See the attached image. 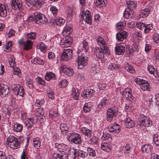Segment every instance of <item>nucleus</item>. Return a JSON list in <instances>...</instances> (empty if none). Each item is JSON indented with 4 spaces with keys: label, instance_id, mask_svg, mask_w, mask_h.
Masks as SVG:
<instances>
[{
    "label": "nucleus",
    "instance_id": "nucleus-1",
    "mask_svg": "<svg viewBox=\"0 0 159 159\" xmlns=\"http://www.w3.org/2000/svg\"><path fill=\"white\" fill-rule=\"evenodd\" d=\"M29 19L30 21H34L35 23L39 25L46 24L48 21V19L44 14L39 12L29 15Z\"/></svg>",
    "mask_w": 159,
    "mask_h": 159
},
{
    "label": "nucleus",
    "instance_id": "nucleus-2",
    "mask_svg": "<svg viewBox=\"0 0 159 159\" xmlns=\"http://www.w3.org/2000/svg\"><path fill=\"white\" fill-rule=\"evenodd\" d=\"M86 54L81 53V55L78 56L77 58L78 67L79 69H82L86 66L88 63V58Z\"/></svg>",
    "mask_w": 159,
    "mask_h": 159
},
{
    "label": "nucleus",
    "instance_id": "nucleus-3",
    "mask_svg": "<svg viewBox=\"0 0 159 159\" xmlns=\"http://www.w3.org/2000/svg\"><path fill=\"white\" fill-rule=\"evenodd\" d=\"M7 144L10 148L13 149L19 148L20 145V143L17 139L14 136H10L7 139Z\"/></svg>",
    "mask_w": 159,
    "mask_h": 159
},
{
    "label": "nucleus",
    "instance_id": "nucleus-4",
    "mask_svg": "<svg viewBox=\"0 0 159 159\" xmlns=\"http://www.w3.org/2000/svg\"><path fill=\"white\" fill-rule=\"evenodd\" d=\"M67 138L69 142L75 144H80L81 143L80 135L75 133L69 134L67 137Z\"/></svg>",
    "mask_w": 159,
    "mask_h": 159
},
{
    "label": "nucleus",
    "instance_id": "nucleus-5",
    "mask_svg": "<svg viewBox=\"0 0 159 159\" xmlns=\"http://www.w3.org/2000/svg\"><path fill=\"white\" fill-rule=\"evenodd\" d=\"M134 81L136 83L140 85L141 89L143 91H149L151 87L149 82L147 80L141 79L139 78H136Z\"/></svg>",
    "mask_w": 159,
    "mask_h": 159
},
{
    "label": "nucleus",
    "instance_id": "nucleus-6",
    "mask_svg": "<svg viewBox=\"0 0 159 159\" xmlns=\"http://www.w3.org/2000/svg\"><path fill=\"white\" fill-rule=\"evenodd\" d=\"M118 112L117 108L115 107L109 108L107 112V120L108 121L111 122L113 117L116 116Z\"/></svg>",
    "mask_w": 159,
    "mask_h": 159
},
{
    "label": "nucleus",
    "instance_id": "nucleus-7",
    "mask_svg": "<svg viewBox=\"0 0 159 159\" xmlns=\"http://www.w3.org/2000/svg\"><path fill=\"white\" fill-rule=\"evenodd\" d=\"M80 18L81 20H84L88 24H90L92 22L91 13L89 10H87L81 12Z\"/></svg>",
    "mask_w": 159,
    "mask_h": 159
},
{
    "label": "nucleus",
    "instance_id": "nucleus-8",
    "mask_svg": "<svg viewBox=\"0 0 159 159\" xmlns=\"http://www.w3.org/2000/svg\"><path fill=\"white\" fill-rule=\"evenodd\" d=\"M98 45L100 47L99 48H103L105 50V53L107 55L110 54L109 50L108 48L107 45L104 39L102 37L99 36L97 39Z\"/></svg>",
    "mask_w": 159,
    "mask_h": 159
},
{
    "label": "nucleus",
    "instance_id": "nucleus-9",
    "mask_svg": "<svg viewBox=\"0 0 159 159\" xmlns=\"http://www.w3.org/2000/svg\"><path fill=\"white\" fill-rule=\"evenodd\" d=\"M139 120L140 122L145 126L148 127L152 125V122L150 118L143 114L140 115Z\"/></svg>",
    "mask_w": 159,
    "mask_h": 159
},
{
    "label": "nucleus",
    "instance_id": "nucleus-10",
    "mask_svg": "<svg viewBox=\"0 0 159 159\" xmlns=\"http://www.w3.org/2000/svg\"><path fill=\"white\" fill-rule=\"evenodd\" d=\"M12 89L17 96H22L24 94V91L22 86L19 84H13L12 86Z\"/></svg>",
    "mask_w": 159,
    "mask_h": 159
},
{
    "label": "nucleus",
    "instance_id": "nucleus-11",
    "mask_svg": "<svg viewBox=\"0 0 159 159\" xmlns=\"http://www.w3.org/2000/svg\"><path fill=\"white\" fill-rule=\"evenodd\" d=\"M73 52L70 49H65L62 53L61 56L62 59L64 61H68L71 59L73 57Z\"/></svg>",
    "mask_w": 159,
    "mask_h": 159
},
{
    "label": "nucleus",
    "instance_id": "nucleus-12",
    "mask_svg": "<svg viewBox=\"0 0 159 159\" xmlns=\"http://www.w3.org/2000/svg\"><path fill=\"white\" fill-rule=\"evenodd\" d=\"M72 39L70 36L64 37L60 42V44L62 48L70 47L72 44Z\"/></svg>",
    "mask_w": 159,
    "mask_h": 159
},
{
    "label": "nucleus",
    "instance_id": "nucleus-13",
    "mask_svg": "<svg viewBox=\"0 0 159 159\" xmlns=\"http://www.w3.org/2000/svg\"><path fill=\"white\" fill-rule=\"evenodd\" d=\"M123 95L127 99L130 100L132 102L136 101V98L134 97L131 93V89L129 88H127L125 89L123 92Z\"/></svg>",
    "mask_w": 159,
    "mask_h": 159
},
{
    "label": "nucleus",
    "instance_id": "nucleus-14",
    "mask_svg": "<svg viewBox=\"0 0 159 159\" xmlns=\"http://www.w3.org/2000/svg\"><path fill=\"white\" fill-rule=\"evenodd\" d=\"M11 5L12 8L15 10H18L21 11L23 10V7L20 0H12Z\"/></svg>",
    "mask_w": 159,
    "mask_h": 159
},
{
    "label": "nucleus",
    "instance_id": "nucleus-15",
    "mask_svg": "<svg viewBox=\"0 0 159 159\" xmlns=\"http://www.w3.org/2000/svg\"><path fill=\"white\" fill-rule=\"evenodd\" d=\"M105 52V50L103 48L98 47H96L94 50L95 54L96 57L98 58H103L104 56V53L107 55Z\"/></svg>",
    "mask_w": 159,
    "mask_h": 159
},
{
    "label": "nucleus",
    "instance_id": "nucleus-16",
    "mask_svg": "<svg viewBox=\"0 0 159 159\" xmlns=\"http://www.w3.org/2000/svg\"><path fill=\"white\" fill-rule=\"evenodd\" d=\"M54 159H68V155L64 151L59 153H55L53 155Z\"/></svg>",
    "mask_w": 159,
    "mask_h": 159
},
{
    "label": "nucleus",
    "instance_id": "nucleus-17",
    "mask_svg": "<svg viewBox=\"0 0 159 159\" xmlns=\"http://www.w3.org/2000/svg\"><path fill=\"white\" fill-rule=\"evenodd\" d=\"M8 9V7L6 5L0 3V16L5 17L7 14Z\"/></svg>",
    "mask_w": 159,
    "mask_h": 159
},
{
    "label": "nucleus",
    "instance_id": "nucleus-18",
    "mask_svg": "<svg viewBox=\"0 0 159 159\" xmlns=\"http://www.w3.org/2000/svg\"><path fill=\"white\" fill-rule=\"evenodd\" d=\"M61 70L67 76H71L73 74V70L71 68L67 67L66 66H62L61 68Z\"/></svg>",
    "mask_w": 159,
    "mask_h": 159
},
{
    "label": "nucleus",
    "instance_id": "nucleus-19",
    "mask_svg": "<svg viewBox=\"0 0 159 159\" xmlns=\"http://www.w3.org/2000/svg\"><path fill=\"white\" fill-rule=\"evenodd\" d=\"M152 8V7L149 6L148 8H146L140 11L139 14L140 18H144L147 16Z\"/></svg>",
    "mask_w": 159,
    "mask_h": 159
},
{
    "label": "nucleus",
    "instance_id": "nucleus-20",
    "mask_svg": "<svg viewBox=\"0 0 159 159\" xmlns=\"http://www.w3.org/2000/svg\"><path fill=\"white\" fill-rule=\"evenodd\" d=\"M128 35V33L126 31L118 33L116 34V39L118 41H122L126 39Z\"/></svg>",
    "mask_w": 159,
    "mask_h": 159
},
{
    "label": "nucleus",
    "instance_id": "nucleus-21",
    "mask_svg": "<svg viewBox=\"0 0 159 159\" xmlns=\"http://www.w3.org/2000/svg\"><path fill=\"white\" fill-rule=\"evenodd\" d=\"M93 90L91 89L84 90L81 94L82 97L85 99L90 98L93 95Z\"/></svg>",
    "mask_w": 159,
    "mask_h": 159
},
{
    "label": "nucleus",
    "instance_id": "nucleus-22",
    "mask_svg": "<svg viewBox=\"0 0 159 159\" xmlns=\"http://www.w3.org/2000/svg\"><path fill=\"white\" fill-rule=\"evenodd\" d=\"M111 102V100L106 98L102 99L98 105V107L99 109H102L104 107L108 106Z\"/></svg>",
    "mask_w": 159,
    "mask_h": 159
},
{
    "label": "nucleus",
    "instance_id": "nucleus-23",
    "mask_svg": "<svg viewBox=\"0 0 159 159\" xmlns=\"http://www.w3.org/2000/svg\"><path fill=\"white\" fill-rule=\"evenodd\" d=\"M148 70L149 73L153 75L156 78L158 77L159 76V73L157 71V69H155L152 66L149 65L148 67Z\"/></svg>",
    "mask_w": 159,
    "mask_h": 159
},
{
    "label": "nucleus",
    "instance_id": "nucleus-24",
    "mask_svg": "<svg viewBox=\"0 0 159 159\" xmlns=\"http://www.w3.org/2000/svg\"><path fill=\"white\" fill-rule=\"evenodd\" d=\"M134 11L133 10L129 9L126 8L125 10L124 16L127 19L131 18L133 16Z\"/></svg>",
    "mask_w": 159,
    "mask_h": 159
},
{
    "label": "nucleus",
    "instance_id": "nucleus-25",
    "mask_svg": "<svg viewBox=\"0 0 159 159\" xmlns=\"http://www.w3.org/2000/svg\"><path fill=\"white\" fill-rule=\"evenodd\" d=\"M33 42L30 40H27L23 43V49L28 50L32 48Z\"/></svg>",
    "mask_w": 159,
    "mask_h": 159
},
{
    "label": "nucleus",
    "instance_id": "nucleus-26",
    "mask_svg": "<svg viewBox=\"0 0 159 159\" xmlns=\"http://www.w3.org/2000/svg\"><path fill=\"white\" fill-rule=\"evenodd\" d=\"M115 51L118 55L124 54L125 51V46L121 44H119L115 48Z\"/></svg>",
    "mask_w": 159,
    "mask_h": 159
},
{
    "label": "nucleus",
    "instance_id": "nucleus-27",
    "mask_svg": "<svg viewBox=\"0 0 159 159\" xmlns=\"http://www.w3.org/2000/svg\"><path fill=\"white\" fill-rule=\"evenodd\" d=\"M48 46L43 42H40L38 43L37 48L40 49L41 52H45L47 50Z\"/></svg>",
    "mask_w": 159,
    "mask_h": 159
},
{
    "label": "nucleus",
    "instance_id": "nucleus-28",
    "mask_svg": "<svg viewBox=\"0 0 159 159\" xmlns=\"http://www.w3.org/2000/svg\"><path fill=\"white\" fill-rule=\"evenodd\" d=\"M128 8L131 10L135 9L137 7V3L134 1L129 0L126 2Z\"/></svg>",
    "mask_w": 159,
    "mask_h": 159
},
{
    "label": "nucleus",
    "instance_id": "nucleus-29",
    "mask_svg": "<svg viewBox=\"0 0 159 159\" xmlns=\"http://www.w3.org/2000/svg\"><path fill=\"white\" fill-rule=\"evenodd\" d=\"M124 121L125 122V125L127 127H133L135 125L134 120L129 117H127Z\"/></svg>",
    "mask_w": 159,
    "mask_h": 159
},
{
    "label": "nucleus",
    "instance_id": "nucleus-30",
    "mask_svg": "<svg viewBox=\"0 0 159 159\" xmlns=\"http://www.w3.org/2000/svg\"><path fill=\"white\" fill-rule=\"evenodd\" d=\"M152 147L149 144H145L143 145L141 147V150L144 153H149L151 152Z\"/></svg>",
    "mask_w": 159,
    "mask_h": 159
},
{
    "label": "nucleus",
    "instance_id": "nucleus-31",
    "mask_svg": "<svg viewBox=\"0 0 159 159\" xmlns=\"http://www.w3.org/2000/svg\"><path fill=\"white\" fill-rule=\"evenodd\" d=\"M81 131L82 133L88 137H90L92 135V131L90 129L85 127L81 128Z\"/></svg>",
    "mask_w": 159,
    "mask_h": 159
},
{
    "label": "nucleus",
    "instance_id": "nucleus-32",
    "mask_svg": "<svg viewBox=\"0 0 159 159\" xmlns=\"http://www.w3.org/2000/svg\"><path fill=\"white\" fill-rule=\"evenodd\" d=\"M56 78L55 74L51 72H48L47 73L45 76V79L47 81L55 80Z\"/></svg>",
    "mask_w": 159,
    "mask_h": 159
},
{
    "label": "nucleus",
    "instance_id": "nucleus-33",
    "mask_svg": "<svg viewBox=\"0 0 159 159\" xmlns=\"http://www.w3.org/2000/svg\"><path fill=\"white\" fill-rule=\"evenodd\" d=\"M10 90L9 88L5 86L0 88V95H4L5 96L9 93Z\"/></svg>",
    "mask_w": 159,
    "mask_h": 159
},
{
    "label": "nucleus",
    "instance_id": "nucleus-34",
    "mask_svg": "<svg viewBox=\"0 0 159 159\" xmlns=\"http://www.w3.org/2000/svg\"><path fill=\"white\" fill-rule=\"evenodd\" d=\"M120 126L117 124L114 125L109 128V131L111 132L118 133L120 130Z\"/></svg>",
    "mask_w": 159,
    "mask_h": 159
},
{
    "label": "nucleus",
    "instance_id": "nucleus-35",
    "mask_svg": "<svg viewBox=\"0 0 159 159\" xmlns=\"http://www.w3.org/2000/svg\"><path fill=\"white\" fill-rule=\"evenodd\" d=\"M34 123V119L33 118H28L25 123V126L27 129H29L32 126Z\"/></svg>",
    "mask_w": 159,
    "mask_h": 159
},
{
    "label": "nucleus",
    "instance_id": "nucleus-36",
    "mask_svg": "<svg viewBox=\"0 0 159 159\" xmlns=\"http://www.w3.org/2000/svg\"><path fill=\"white\" fill-rule=\"evenodd\" d=\"M111 148V145L106 143H103L101 144V148L104 151L108 152L110 151Z\"/></svg>",
    "mask_w": 159,
    "mask_h": 159
},
{
    "label": "nucleus",
    "instance_id": "nucleus-37",
    "mask_svg": "<svg viewBox=\"0 0 159 159\" xmlns=\"http://www.w3.org/2000/svg\"><path fill=\"white\" fill-rule=\"evenodd\" d=\"M72 31L71 27L67 26L64 29L62 33V35L64 36H68Z\"/></svg>",
    "mask_w": 159,
    "mask_h": 159
},
{
    "label": "nucleus",
    "instance_id": "nucleus-38",
    "mask_svg": "<svg viewBox=\"0 0 159 159\" xmlns=\"http://www.w3.org/2000/svg\"><path fill=\"white\" fill-rule=\"evenodd\" d=\"M55 146L60 152H61V151H62L66 150L67 149V146L66 145L64 144L56 143Z\"/></svg>",
    "mask_w": 159,
    "mask_h": 159
},
{
    "label": "nucleus",
    "instance_id": "nucleus-39",
    "mask_svg": "<svg viewBox=\"0 0 159 159\" xmlns=\"http://www.w3.org/2000/svg\"><path fill=\"white\" fill-rule=\"evenodd\" d=\"M33 142L34 147L37 149H39L40 147L41 142L39 138L37 137L33 139Z\"/></svg>",
    "mask_w": 159,
    "mask_h": 159
},
{
    "label": "nucleus",
    "instance_id": "nucleus-40",
    "mask_svg": "<svg viewBox=\"0 0 159 159\" xmlns=\"http://www.w3.org/2000/svg\"><path fill=\"white\" fill-rule=\"evenodd\" d=\"M125 69L127 71L132 74L134 73L135 72L133 66L129 63H126L125 64Z\"/></svg>",
    "mask_w": 159,
    "mask_h": 159
},
{
    "label": "nucleus",
    "instance_id": "nucleus-41",
    "mask_svg": "<svg viewBox=\"0 0 159 159\" xmlns=\"http://www.w3.org/2000/svg\"><path fill=\"white\" fill-rule=\"evenodd\" d=\"M23 128V126L21 124L16 123L14 126V130L16 132H21Z\"/></svg>",
    "mask_w": 159,
    "mask_h": 159
},
{
    "label": "nucleus",
    "instance_id": "nucleus-42",
    "mask_svg": "<svg viewBox=\"0 0 159 159\" xmlns=\"http://www.w3.org/2000/svg\"><path fill=\"white\" fill-rule=\"evenodd\" d=\"M60 129L61 132L64 133V134L66 135L67 134V131L68 129V128L66 125L65 123H62L60 125Z\"/></svg>",
    "mask_w": 159,
    "mask_h": 159
},
{
    "label": "nucleus",
    "instance_id": "nucleus-43",
    "mask_svg": "<svg viewBox=\"0 0 159 159\" xmlns=\"http://www.w3.org/2000/svg\"><path fill=\"white\" fill-rule=\"evenodd\" d=\"M79 93L78 89H74L72 90V96L74 100H78Z\"/></svg>",
    "mask_w": 159,
    "mask_h": 159
},
{
    "label": "nucleus",
    "instance_id": "nucleus-44",
    "mask_svg": "<svg viewBox=\"0 0 159 159\" xmlns=\"http://www.w3.org/2000/svg\"><path fill=\"white\" fill-rule=\"evenodd\" d=\"M44 2L45 0H35L34 5L38 9H39L44 4Z\"/></svg>",
    "mask_w": 159,
    "mask_h": 159
},
{
    "label": "nucleus",
    "instance_id": "nucleus-45",
    "mask_svg": "<svg viewBox=\"0 0 159 159\" xmlns=\"http://www.w3.org/2000/svg\"><path fill=\"white\" fill-rule=\"evenodd\" d=\"M26 84L27 86L30 88L32 89L33 87V83L32 80L27 77L26 78Z\"/></svg>",
    "mask_w": 159,
    "mask_h": 159
},
{
    "label": "nucleus",
    "instance_id": "nucleus-46",
    "mask_svg": "<svg viewBox=\"0 0 159 159\" xmlns=\"http://www.w3.org/2000/svg\"><path fill=\"white\" fill-rule=\"evenodd\" d=\"M92 105L90 102H88L85 104L83 107V111L85 112H87L90 110V108Z\"/></svg>",
    "mask_w": 159,
    "mask_h": 159
},
{
    "label": "nucleus",
    "instance_id": "nucleus-47",
    "mask_svg": "<svg viewBox=\"0 0 159 159\" xmlns=\"http://www.w3.org/2000/svg\"><path fill=\"white\" fill-rule=\"evenodd\" d=\"M83 46L84 49L82 50L81 53H84V52H85V54H87V52L89 50V47L88 43L85 40H84L83 42Z\"/></svg>",
    "mask_w": 159,
    "mask_h": 159
},
{
    "label": "nucleus",
    "instance_id": "nucleus-48",
    "mask_svg": "<svg viewBox=\"0 0 159 159\" xmlns=\"http://www.w3.org/2000/svg\"><path fill=\"white\" fill-rule=\"evenodd\" d=\"M33 63L34 64H38L41 65H44V61L43 60L39 57H35L33 60Z\"/></svg>",
    "mask_w": 159,
    "mask_h": 159
},
{
    "label": "nucleus",
    "instance_id": "nucleus-49",
    "mask_svg": "<svg viewBox=\"0 0 159 159\" xmlns=\"http://www.w3.org/2000/svg\"><path fill=\"white\" fill-rule=\"evenodd\" d=\"M126 25L125 21L120 22L116 25V28L117 30H120L123 29Z\"/></svg>",
    "mask_w": 159,
    "mask_h": 159
},
{
    "label": "nucleus",
    "instance_id": "nucleus-50",
    "mask_svg": "<svg viewBox=\"0 0 159 159\" xmlns=\"http://www.w3.org/2000/svg\"><path fill=\"white\" fill-rule=\"evenodd\" d=\"M133 147L132 145L131 144H127L125 147L123 148L124 151L125 153H128L131 151Z\"/></svg>",
    "mask_w": 159,
    "mask_h": 159
},
{
    "label": "nucleus",
    "instance_id": "nucleus-51",
    "mask_svg": "<svg viewBox=\"0 0 159 159\" xmlns=\"http://www.w3.org/2000/svg\"><path fill=\"white\" fill-rule=\"evenodd\" d=\"M9 62L11 67H13L16 65V63L15 62V58L13 56H11L9 59Z\"/></svg>",
    "mask_w": 159,
    "mask_h": 159
},
{
    "label": "nucleus",
    "instance_id": "nucleus-52",
    "mask_svg": "<svg viewBox=\"0 0 159 159\" xmlns=\"http://www.w3.org/2000/svg\"><path fill=\"white\" fill-rule=\"evenodd\" d=\"M102 139L105 140H107V142H111L112 140V137L109 134L107 133L103 134L102 136Z\"/></svg>",
    "mask_w": 159,
    "mask_h": 159
},
{
    "label": "nucleus",
    "instance_id": "nucleus-53",
    "mask_svg": "<svg viewBox=\"0 0 159 159\" xmlns=\"http://www.w3.org/2000/svg\"><path fill=\"white\" fill-rule=\"evenodd\" d=\"M78 155L79 157L83 158H84L87 157L88 153L83 151L79 150L78 152Z\"/></svg>",
    "mask_w": 159,
    "mask_h": 159
},
{
    "label": "nucleus",
    "instance_id": "nucleus-54",
    "mask_svg": "<svg viewBox=\"0 0 159 159\" xmlns=\"http://www.w3.org/2000/svg\"><path fill=\"white\" fill-rule=\"evenodd\" d=\"M153 140L157 146H159V135L157 134H154Z\"/></svg>",
    "mask_w": 159,
    "mask_h": 159
},
{
    "label": "nucleus",
    "instance_id": "nucleus-55",
    "mask_svg": "<svg viewBox=\"0 0 159 159\" xmlns=\"http://www.w3.org/2000/svg\"><path fill=\"white\" fill-rule=\"evenodd\" d=\"M152 28L153 26L152 24L146 25L145 24L143 30L145 33H147L152 30Z\"/></svg>",
    "mask_w": 159,
    "mask_h": 159
},
{
    "label": "nucleus",
    "instance_id": "nucleus-56",
    "mask_svg": "<svg viewBox=\"0 0 159 159\" xmlns=\"http://www.w3.org/2000/svg\"><path fill=\"white\" fill-rule=\"evenodd\" d=\"M105 1L106 0H97L96 5L97 7H102L105 5Z\"/></svg>",
    "mask_w": 159,
    "mask_h": 159
},
{
    "label": "nucleus",
    "instance_id": "nucleus-57",
    "mask_svg": "<svg viewBox=\"0 0 159 159\" xmlns=\"http://www.w3.org/2000/svg\"><path fill=\"white\" fill-rule=\"evenodd\" d=\"M88 153L89 154V155L90 156H92L94 157L96 156V153L95 151L93 148L88 147L87 149Z\"/></svg>",
    "mask_w": 159,
    "mask_h": 159
},
{
    "label": "nucleus",
    "instance_id": "nucleus-58",
    "mask_svg": "<svg viewBox=\"0 0 159 159\" xmlns=\"http://www.w3.org/2000/svg\"><path fill=\"white\" fill-rule=\"evenodd\" d=\"M68 153L69 155L71 156L72 157L76 156L77 150L73 148H71L69 151Z\"/></svg>",
    "mask_w": 159,
    "mask_h": 159
},
{
    "label": "nucleus",
    "instance_id": "nucleus-59",
    "mask_svg": "<svg viewBox=\"0 0 159 159\" xmlns=\"http://www.w3.org/2000/svg\"><path fill=\"white\" fill-rule=\"evenodd\" d=\"M44 114V112L43 109L41 108H38L36 113V116L38 117H40L43 116Z\"/></svg>",
    "mask_w": 159,
    "mask_h": 159
},
{
    "label": "nucleus",
    "instance_id": "nucleus-60",
    "mask_svg": "<svg viewBox=\"0 0 159 159\" xmlns=\"http://www.w3.org/2000/svg\"><path fill=\"white\" fill-rule=\"evenodd\" d=\"M68 82L66 80H63L60 81L59 84V86L60 88L65 87L67 86Z\"/></svg>",
    "mask_w": 159,
    "mask_h": 159
},
{
    "label": "nucleus",
    "instance_id": "nucleus-61",
    "mask_svg": "<svg viewBox=\"0 0 159 159\" xmlns=\"http://www.w3.org/2000/svg\"><path fill=\"white\" fill-rule=\"evenodd\" d=\"M12 42H9L7 43L5 45V51L6 52H8L10 51L12 48Z\"/></svg>",
    "mask_w": 159,
    "mask_h": 159
},
{
    "label": "nucleus",
    "instance_id": "nucleus-62",
    "mask_svg": "<svg viewBox=\"0 0 159 159\" xmlns=\"http://www.w3.org/2000/svg\"><path fill=\"white\" fill-rule=\"evenodd\" d=\"M65 20L61 18H57L56 20V23L58 25L61 26L65 22Z\"/></svg>",
    "mask_w": 159,
    "mask_h": 159
},
{
    "label": "nucleus",
    "instance_id": "nucleus-63",
    "mask_svg": "<svg viewBox=\"0 0 159 159\" xmlns=\"http://www.w3.org/2000/svg\"><path fill=\"white\" fill-rule=\"evenodd\" d=\"M50 10L54 16H55L57 15L58 9L55 6H51Z\"/></svg>",
    "mask_w": 159,
    "mask_h": 159
},
{
    "label": "nucleus",
    "instance_id": "nucleus-64",
    "mask_svg": "<svg viewBox=\"0 0 159 159\" xmlns=\"http://www.w3.org/2000/svg\"><path fill=\"white\" fill-rule=\"evenodd\" d=\"M153 39L154 42L157 43H159V34L155 33L153 36Z\"/></svg>",
    "mask_w": 159,
    "mask_h": 159
}]
</instances>
